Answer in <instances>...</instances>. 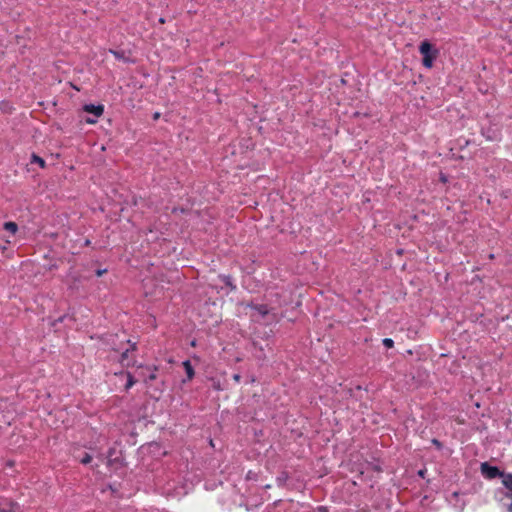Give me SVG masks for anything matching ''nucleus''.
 <instances>
[{
  "mask_svg": "<svg viewBox=\"0 0 512 512\" xmlns=\"http://www.w3.org/2000/svg\"><path fill=\"white\" fill-rule=\"evenodd\" d=\"M105 273H107V269H98L95 272L96 276H98V277L103 276Z\"/></svg>",
  "mask_w": 512,
  "mask_h": 512,
  "instance_id": "dca6fc26",
  "label": "nucleus"
},
{
  "mask_svg": "<svg viewBox=\"0 0 512 512\" xmlns=\"http://www.w3.org/2000/svg\"><path fill=\"white\" fill-rule=\"evenodd\" d=\"M17 504L8 498H0V512H15Z\"/></svg>",
  "mask_w": 512,
  "mask_h": 512,
  "instance_id": "423d86ee",
  "label": "nucleus"
},
{
  "mask_svg": "<svg viewBox=\"0 0 512 512\" xmlns=\"http://www.w3.org/2000/svg\"><path fill=\"white\" fill-rule=\"evenodd\" d=\"M92 461V456L88 453H85L84 457L81 459L82 464H89Z\"/></svg>",
  "mask_w": 512,
  "mask_h": 512,
  "instance_id": "4468645a",
  "label": "nucleus"
},
{
  "mask_svg": "<svg viewBox=\"0 0 512 512\" xmlns=\"http://www.w3.org/2000/svg\"><path fill=\"white\" fill-rule=\"evenodd\" d=\"M489 258H490V259H493V258H494V255H493V254H490V255H489Z\"/></svg>",
  "mask_w": 512,
  "mask_h": 512,
  "instance_id": "5701e85b",
  "label": "nucleus"
},
{
  "mask_svg": "<svg viewBox=\"0 0 512 512\" xmlns=\"http://www.w3.org/2000/svg\"><path fill=\"white\" fill-rule=\"evenodd\" d=\"M90 244H91L90 240H86V241H85V245H86V246H88V245H90Z\"/></svg>",
  "mask_w": 512,
  "mask_h": 512,
  "instance_id": "4be33fe9",
  "label": "nucleus"
},
{
  "mask_svg": "<svg viewBox=\"0 0 512 512\" xmlns=\"http://www.w3.org/2000/svg\"><path fill=\"white\" fill-rule=\"evenodd\" d=\"M127 344L129 345V347L126 348L121 353V358H120V362H121V364L123 366H130V365H132L134 363V359L130 358L129 354H130V352L136 350V344L135 343H130L129 340L127 341Z\"/></svg>",
  "mask_w": 512,
  "mask_h": 512,
  "instance_id": "39448f33",
  "label": "nucleus"
},
{
  "mask_svg": "<svg viewBox=\"0 0 512 512\" xmlns=\"http://www.w3.org/2000/svg\"><path fill=\"white\" fill-rule=\"evenodd\" d=\"M111 456H112V450L109 451L108 458H111ZM110 462H111V459H108V463H110Z\"/></svg>",
  "mask_w": 512,
  "mask_h": 512,
  "instance_id": "aec40b11",
  "label": "nucleus"
},
{
  "mask_svg": "<svg viewBox=\"0 0 512 512\" xmlns=\"http://www.w3.org/2000/svg\"><path fill=\"white\" fill-rule=\"evenodd\" d=\"M182 366L186 372L187 379L185 381H191L195 376L194 368L189 360H185Z\"/></svg>",
  "mask_w": 512,
  "mask_h": 512,
  "instance_id": "0eeeda50",
  "label": "nucleus"
},
{
  "mask_svg": "<svg viewBox=\"0 0 512 512\" xmlns=\"http://www.w3.org/2000/svg\"><path fill=\"white\" fill-rule=\"evenodd\" d=\"M419 52L423 55V66L426 68H431L433 66L434 60L437 58L438 51L433 48L430 42L425 40L421 42L419 46Z\"/></svg>",
  "mask_w": 512,
  "mask_h": 512,
  "instance_id": "f03ea898",
  "label": "nucleus"
},
{
  "mask_svg": "<svg viewBox=\"0 0 512 512\" xmlns=\"http://www.w3.org/2000/svg\"><path fill=\"white\" fill-rule=\"evenodd\" d=\"M4 229L12 234H15L18 230V226L15 222L9 221L4 223Z\"/></svg>",
  "mask_w": 512,
  "mask_h": 512,
  "instance_id": "1a4fd4ad",
  "label": "nucleus"
},
{
  "mask_svg": "<svg viewBox=\"0 0 512 512\" xmlns=\"http://www.w3.org/2000/svg\"><path fill=\"white\" fill-rule=\"evenodd\" d=\"M110 53L114 55L115 58L117 59H124V52L123 51H118V50H110Z\"/></svg>",
  "mask_w": 512,
  "mask_h": 512,
  "instance_id": "f8f14e48",
  "label": "nucleus"
},
{
  "mask_svg": "<svg viewBox=\"0 0 512 512\" xmlns=\"http://www.w3.org/2000/svg\"><path fill=\"white\" fill-rule=\"evenodd\" d=\"M154 370H156V368H155ZM156 377H157V375H156L155 371H152V372L149 374V376H148V378H147V379H148L149 381H153V380H155V379H156Z\"/></svg>",
  "mask_w": 512,
  "mask_h": 512,
  "instance_id": "f3484780",
  "label": "nucleus"
},
{
  "mask_svg": "<svg viewBox=\"0 0 512 512\" xmlns=\"http://www.w3.org/2000/svg\"><path fill=\"white\" fill-rule=\"evenodd\" d=\"M135 383L136 381L134 380L131 373H127V383L125 384V390H129Z\"/></svg>",
  "mask_w": 512,
  "mask_h": 512,
  "instance_id": "9b49d317",
  "label": "nucleus"
},
{
  "mask_svg": "<svg viewBox=\"0 0 512 512\" xmlns=\"http://www.w3.org/2000/svg\"><path fill=\"white\" fill-rule=\"evenodd\" d=\"M382 342L386 348H392L394 346V341L391 338H384Z\"/></svg>",
  "mask_w": 512,
  "mask_h": 512,
  "instance_id": "ddd939ff",
  "label": "nucleus"
},
{
  "mask_svg": "<svg viewBox=\"0 0 512 512\" xmlns=\"http://www.w3.org/2000/svg\"><path fill=\"white\" fill-rule=\"evenodd\" d=\"M433 443H434L435 445H437L438 447H440V446H441V443H440L438 440H436V439H434V440H433Z\"/></svg>",
  "mask_w": 512,
  "mask_h": 512,
  "instance_id": "6ab92c4d",
  "label": "nucleus"
},
{
  "mask_svg": "<svg viewBox=\"0 0 512 512\" xmlns=\"http://www.w3.org/2000/svg\"><path fill=\"white\" fill-rule=\"evenodd\" d=\"M233 380H234L235 382L239 383V382H240V380H241V376H240L239 374H235V375H233Z\"/></svg>",
  "mask_w": 512,
  "mask_h": 512,
  "instance_id": "a211bd4d",
  "label": "nucleus"
},
{
  "mask_svg": "<svg viewBox=\"0 0 512 512\" xmlns=\"http://www.w3.org/2000/svg\"><path fill=\"white\" fill-rule=\"evenodd\" d=\"M247 307H250L251 309L255 310L264 320V323L266 325H270L272 323H276L279 321V317L277 313L274 311V309L269 308L265 304L249 303L247 304Z\"/></svg>",
  "mask_w": 512,
  "mask_h": 512,
  "instance_id": "f257e3e1",
  "label": "nucleus"
},
{
  "mask_svg": "<svg viewBox=\"0 0 512 512\" xmlns=\"http://www.w3.org/2000/svg\"><path fill=\"white\" fill-rule=\"evenodd\" d=\"M83 110L87 113L93 114L95 118H86V123L88 124H95L97 122V118L100 117L104 113V106L103 105H93V104H86L83 107Z\"/></svg>",
  "mask_w": 512,
  "mask_h": 512,
  "instance_id": "7ed1b4c3",
  "label": "nucleus"
},
{
  "mask_svg": "<svg viewBox=\"0 0 512 512\" xmlns=\"http://www.w3.org/2000/svg\"><path fill=\"white\" fill-rule=\"evenodd\" d=\"M502 477V483L503 485L512 492V474H504Z\"/></svg>",
  "mask_w": 512,
  "mask_h": 512,
  "instance_id": "6e6552de",
  "label": "nucleus"
},
{
  "mask_svg": "<svg viewBox=\"0 0 512 512\" xmlns=\"http://www.w3.org/2000/svg\"><path fill=\"white\" fill-rule=\"evenodd\" d=\"M222 280L223 282L227 285V286H230L231 289H235V286L232 285L231 283V278L230 276H222Z\"/></svg>",
  "mask_w": 512,
  "mask_h": 512,
  "instance_id": "2eb2a0df",
  "label": "nucleus"
},
{
  "mask_svg": "<svg viewBox=\"0 0 512 512\" xmlns=\"http://www.w3.org/2000/svg\"><path fill=\"white\" fill-rule=\"evenodd\" d=\"M480 469L483 476L487 479H494L503 476V472H501L497 467L489 465L487 462L482 463Z\"/></svg>",
  "mask_w": 512,
  "mask_h": 512,
  "instance_id": "20e7f679",
  "label": "nucleus"
},
{
  "mask_svg": "<svg viewBox=\"0 0 512 512\" xmlns=\"http://www.w3.org/2000/svg\"><path fill=\"white\" fill-rule=\"evenodd\" d=\"M159 116H160V114H159V113H155V114H154V119H158V118H159Z\"/></svg>",
  "mask_w": 512,
  "mask_h": 512,
  "instance_id": "412c9836",
  "label": "nucleus"
},
{
  "mask_svg": "<svg viewBox=\"0 0 512 512\" xmlns=\"http://www.w3.org/2000/svg\"><path fill=\"white\" fill-rule=\"evenodd\" d=\"M31 163H36L41 168H45V166H46L45 160L36 154H32Z\"/></svg>",
  "mask_w": 512,
  "mask_h": 512,
  "instance_id": "9d476101",
  "label": "nucleus"
}]
</instances>
